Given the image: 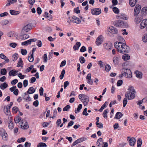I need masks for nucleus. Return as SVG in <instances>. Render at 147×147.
<instances>
[{"label":"nucleus","instance_id":"f257e3e1","mask_svg":"<svg viewBox=\"0 0 147 147\" xmlns=\"http://www.w3.org/2000/svg\"><path fill=\"white\" fill-rule=\"evenodd\" d=\"M114 46L118 52L122 54L128 53L130 50L129 47L123 42H116L115 43ZM130 57V56L127 54L123 55L122 57L124 61L129 59Z\"/></svg>","mask_w":147,"mask_h":147},{"label":"nucleus","instance_id":"f03ea898","mask_svg":"<svg viewBox=\"0 0 147 147\" xmlns=\"http://www.w3.org/2000/svg\"><path fill=\"white\" fill-rule=\"evenodd\" d=\"M78 97L80 100L83 102L84 106H86L88 105L89 100V98L88 96L84 94H80L79 95Z\"/></svg>","mask_w":147,"mask_h":147},{"label":"nucleus","instance_id":"7ed1b4c3","mask_svg":"<svg viewBox=\"0 0 147 147\" xmlns=\"http://www.w3.org/2000/svg\"><path fill=\"white\" fill-rule=\"evenodd\" d=\"M121 72L123 73L124 76L127 78H130L132 76L131 71L130 69L123 68L121 69Z\"/></svg>","mask_w":147,"mask_h":147},{"label":"nucleus","instance_id":"20e7f679","mask_svg":"<svg viewBox=\"0 0 147 147\" xmlns=\"http://www.w3.org/2000/svg\"><path fill=\"white\" fill-rule=\"evenodd\" d=\"M115 26L118 27H123L125 26V24L122 21L118 20L114 22Z\"/></svg>","mask_w":147,"mask_h":147},{"label":"nucleus","instance_id":"39448f33","mask_svg":"<svg viewBox=\"0 0 147 147\" xmlns=\"http://www.w3.org/2000/svg\"><path fill=\"white\" fill-rule=\"evenodd\" d=\"M91 12L92 15L97 16L101 13V10L99 8H94L91 9Z\"/></svg>","mask_w":147,"mask_h":147},{"label":"nucleus","instance_id":"423d86ee","mask_svg":"<svg viewBox=\"0 0 147 147\" xmlns=\"http://www.w3.org/2000/svg\"><path fill=\"white\" fill-rule=\"evenodd\" d=\"M20 123L22 129H27L28 128V125L25 120L22 119Z\"/></svg>","mask_w":147,"mask_h":147},{"label":"nucleus","instance_id":"0eeeda50","mask_svg":"<svg viewBox=\"0 0 147 147\" xmlns=\"http://www.w3.org/2000/svg\"><path fill=\"white\" fill-rule=\"evenodd\" d=\"M125 96L128 100H131L134 98L135 94L134 93L129 91L126 93Z\"/></svg>","mask_w":147,"mask_h":147},{"label":"nucleus","instance_id":"6e6552de","mask_svg":"<svg viewBox=\"0 0 147 147\" xmlns=\"http://www.w3.org/2000/svg\"><path fill=\"white\" fill-rule=\"evenodd\" d=\"M127 140L129 142V145L132 146L135 145L136 141V139L134 137L129 136L127 137Z\"/></svg>","mask_w":147,"mask_h":147},{"label":"nucleus","instance_id":"1a4fd4ad","mask_svg":"<svg viewBox=\"0 0 147 147\" xmlns=\"http://www.w3.org/2000/svg\"><path fill=\"white\" fill-rule=\"evenodd\" d=\"M108 30L110 33L113 34H117L118 33V30L117 28L112 26H110L108 28Z\"/></svg>","mask_w":147,"mask_h":147},{"label":"nucleus","instance_id":"9d476101","mask_svg":"<svg viewBox=\"0 0 147 147\" xmlns=\"http://www.w3.org/2000/svg\"><path fill=\"white\" fill-rule=\"evenodd\" d=\"M31 29V26L30 24H28L24 26L22 30L23 32H27L30 30Z\"/></svg>","mask_w":147,"mask_h":147},{"label":"nucleus","instance_id":"9b49d317","mask_svg":"<svg viewBox=\"0 0 147 147\" xmlns=\"http://www.w3.org/2000/svg\"><path fill=\"white\" fill-rule=\"evenodd\" d=\"M103 42L102 36L101 35L98 36L96 39L95 43L96 45H100Z\"/></svg>","mask_w":147,"mask_h":147},{"label":"nucleus","instance_id":"f8f14e48","mask_svg":"<svg viewBox=\"0 0 147 147\" xmlns=\"http://www.w3.org/2000/svg\"><path fill=\"white\" fill-rule=\"evenodd\" d=\"M7 123L9 128L11 129H12L14 127V124L13 122V119L11 118H10L8 120Z\"/></svg>","mask_w":147,"mask_h":147},{"label":"nucleus","instance_id":"ddd939ff","mask_svg":"<svg viewBox=\"0 0 147 147\" xmlns=\"http://www.w3.org/2000/svg\"><path fill=\"white\" fill-rule=\"evenodd\" d=\"M117 18L118 19L127 20L125 15L123 13H121L116 16Z\"/></svg>","mask_w":147,"mask_h":147},{"label":"nucleus","instance_id":"4468645a","mask_svg":"<svg viewBox=\"0 0 147 147\" xmlns=\"http://www.w3.org/2000/svg\"><path fill=\"white\" fill-rule=\"evenodd\" d=\"M18 72V71L15 69H12L10 71L9 73V76H14L17 75V73Z\"/></svg>","mask_w":147,"mask_h":147},{"label":"nucleus","instance_id":"2eb2a0df","mask_svg":"<svg viewBox=\"0 0 147 147\" xmlns=\"http://www.w3.org/2000/svg\"><path fill=\"white\" fill-rule=\"evenodd\" d=\"M73 23H75L77 24H80L81 23V21L78 18L74 16H73Z\"/></svg>","mask_w":147,"mask_h":147},{"label":"nucleus","instance_id":"dca6fc26","mask_svg":"<svg viewBox=\"0 0 147 147\" xmlns=\"http://www.w3.org/2000/svg\"><path fill=\"white\" fill-rule=\"evenodd\" d=\"M112 46V44L111 42L106 43L105 45H104L105 48L108 50H110Z\"/></svg>","mask_w":147,"mask_h":147},{"label":"nucleus","instance_id":"f3484780","mask_svg":"<svg viewBox=\"0 0 147 147\" xmlns=\"http://www.w3.org/2000/svg\"><path fill=\"white\" fill-rule=\"evenodd\" d=\"M123 115L121 113L118 112L115 115L114 118L116 119H119L121 118Z\"/></svg>","mask_w":147,"mask_h":147},{"label":"nucleus","instance_id":"a211bd4d","mask_svg":"<svg viewBox=\"0 0 147 147\" xmlns=\"http://www.w3.org/2000/svg\"><path fill=\"white\" fill-rule=\"evenodd\" d=\"M81 44L80 42H77L76 43L73 47V49L74 50H78L79 47L81 46Z\"/></svg>","mask_w":147,"mask_h":147},{"label":"nucleus","instance_id":"6ab92c4d","mask_svg":"<svg viewBox=\"0 0 147 147\" xmlns=\"http://www.w3.org/2000/svg\"><path fill=\"white\" fill-rule=\"evenodd\" d=\"M135 74L136 75V76L140 78H142V74L141 72L139 71H136L135 72Z\"/></svg>","mask_w":147,"mask_h":147},{"label":"nucleus","instance_id":"aec40b11","mask_svg":"<svg viewBox=\"0 0 147 147\" xmlns=\"http://www.w3.org/2000/svg\"><path fill=\"white\" fill-rule=\"evenodd\" d=\"M120 58L119 57L115 56L113 58V61L114 63L116 65L118 64L119 63Z\"/></svg>","mask_w":147,"mask_h":147},{"label":"nucleus","instance_id":"412c9836","mask_svg":"<svg viewBox=\"0 0 147 147\" xmlns=\"http://www.w3.org/2000/svg\"><path fill=\"white\" fill-rule=\"evenodd\" d=\"M35 90L33 87H30L27 91L28 94H30L34 93L35 92Z\"/></svg>","mask_w":147,"mask_h":147},{"label":"nucleus","instance_id":"4be33fe9","mask_svg":"<svg viewBox=\"0 0 147 147\" xmlns=\"http://www.w3.org/2000/svg\"><path fill=\"white\" fill-rule=\"evenodd\" d=\"M22 119L20 117L18 116L15 117L14 119V121L15 123H17L20 121L21 122Z\"/></svg>","mask_w":147,"mask_h":147},{"label":"nucleus","instance_id":"5701e85b","mask_svg":"<svg viewBox=\"0 0 147 147\" xmlns=\"http://www.w3.org/2000/svg\"><path fill=\"white\" fill-rule=\"evenodd\" d=\"M19 12L18 11H16L13 10L10 11V14L12 15H17L19 14Z\"/></svg>","mask_w":147,"mask_h":147},{"label":"nucleus","instance_id":"b1692460","mask_svg":"<svg viewBox=\"0 0 147 147\" xmlns=\"http://www.w3.org/2000/svg\"><path fill=\"white\" fill-rule=\"evenodd\" d=\"M137 1V0H129V5L131 6L134 7Z\"/></svg>","mask_w":147,"mask_h":147},{"label":"nucleus","instance_id":"393cba45","mask_svg":"<svg viewBox=\"0 0 147 147\" xmlns=\"http://www.w3.org/2000/svg\"><path fill=\"white\" fill-rule=\"evenodd\" d=\"M108 104L107 102H106L105 103L101 106L100 108L99 109V111L100 112H102V110L107 107Z\"/></svg>","mask_w":147,"mask_h":147},{"label":"nucleus","instance_id":"a878e982","mask_svg":"<svg viewBox=\"0 0 147 147\" xmlns=\"http://www.w3.org/2000/svg\"><path fill=\"white\" fill-rule=\"evenodd\" d=\"M7 86L8 85L6 82H4L1 85L0 87L1 89L4 90L6 88Z\"/></svg>","mask_w":147,"mask_h":147},{"label":"nucleus","instance_id":"bb28decb","mask_svg":"<svg viewBox=\"0 0 147 147\" xmlns=\"http://www.w3.org/2000/svg\"><path fill=\"white\" fill-rule=\"evenodd\" d=\"M9 21L7 20H2L0 22L1 24L2 25L4 26L8 24L9 23Z\"/></svg>","mask_w":147,"mask_h":147},{"label":"nucleus","instance_id":"cd10ccee","mask_svg":"<svg viewBox=\"0 0 147 147\" xmlns=\"http://www.w3.org/2000/svg\"><path fill=\"white\" fill-rule=\"evenodd\" d=\"M4 111L5 113L7 115L10 113V109H9L7 106L4 107Z\"/></svg>","mask_w":147,"mask_h":147},{"label":"nucleus","instance_id":"c85d7f7f","mask_svg":"<svg viewBox=\"0 0 147 147\" xmlns=\"http://www.w3.org/2000/svg\"><path fill=\"white\" fill-rule=\"evenodd\" d=\"M2 137V139L3 140L6 141H7L8 138L7 134V133H5L2 136H1Z\"/></svg>","mask_w":147,"mask_h":147},{"label":"nucleus","instance_id":"c756f323","mask_svg":"<svg viewBox=\"0 0 147 147\" xmlns=\"http://www.w3.org/2000/svg\"><path fill=\"white\" fill-rule=\"evenodd\" d=\"M87 139V138L85 137H82L80 138L79 139L76 140L78 142V143H79L83 141H85Z\"/></svg>","mask_w":147,"mask_h":147},{"label":"nucleus","instance_id":"7c9ffc66","mask_svg":"<svg viewBox=\"0 0 147 147\" xmlns=\"http://www.w3.org/2000/svg\"><path fill=\"white\" fill-rule=\"evenodd\" d=\"M102 141L103 139L102 138H100L97 140L96 144L99 147H100V144H101V143L102 142Z\"/></svg>","mask_w":147,"mask_h":147},{"label":"nucleus","instance_id":"2f4dec72","mask_svg":"<svg viewBox=\"0 0 147 147\" xmlns=\"http://www.w3.org/2000/svg\"><path fill=\"white\" fill-rule=\"evenodd\" d=\"M12 60L15 61H16L18 58V55L17 54L15 53L12 55Z\"/></svg>","mask_w":147,"mask_h":147},{"label":"nucleus","instance_id":"473e14b6","mask_svg":"<svg viewBox=\"0 0 147 147\" xmlns=\"http://www.w3.org/2000/svg\"><path fill=\"white\" fill-rule=\"evenodd\" d=\"M65 73V71L64 69H63L61 71V74L59 76V78L61 80H62L63 78Z\"/></svg>","mask_w":147,"mask_h":147},{"label":"nucleus","instance_id":"72a5a7b5","mask_svg":"<svg viewBox=\"0 0 147 147\" xmlns=\"http://www.w3.org/2000/svg\"><path fill=\"white\" fill-rule=\"evenodd\" d=\"M142 144V139L140 138H139L137 142V147H141Z\"/></svg>","mask_w":147,"mask_h":147},{"label":"nucleus","instance_id":"f704fd0d","mask_svg":"<svg viewBox=\"0 0 147 147\" xmlns=\"http://www.w3.org/2000/svg\"><path fill=\"white\" fill-rule=\"evenodd\" d=\"M99 120H97L96 123V125L99 128H102L103 127V124L101 123H98Z\"/></svg>","mask_w":147,"mask_h":147},{"label":"nucleus","instance_id":"c9c22d12","mask_svg":"<svg viewBox=\"0 0 147 147\" xmlns=\"http://www.w3.org/2000/svg\"><path fill=\"white\" fill-rule=\"evenodd\" d=\"M47 146L46 144L43 142L39 143L37 145V147H47Z\"/></svg>","mask_w":147,"mask_h":147},{"label":"nucleus","instance_id":"e433bc0d","mask_svg":"<svg viewBox=\"0 0 147 147\" xmlns=\"http://www.w3.org/2000/svg\"><path fill=\"white\" fill-rule=\"evenodd\" d=\"M111 69V66L108 64H107L105 65V70L107 72H109Z\"/></svg>","mask_w":147,"mask_h":147},{"label":"nucleus","instance_id":"4c0bfd02","mask_svg":"<svg viewBox=\"0 0 147 147\" xmlns=\"http://www.w3.org/2000/svg\"><path fill=\"white\" fill-rule=\"evenodd\" d=\"M28 60L30 62H32L34 60V58L33 54H31L30 55V56H28Z\"/></svg>","mask_w":147,"mask_h":147},{"label":"nucleus","instance_id":"58836bf2","mask_svg":"<svg viewBox=\"0 0 147 147\" xmlns=\"http://www.w3.org/2000/svg\"><path fill=\"white\" fill-rule=\"evenodd\" d=\"M108 113V109H105L104 110L103 113V116L105 118L107 119V114Z\"/></svg>","mask_w":147,"mask_h":147},{"label":"nucleus","instance_id":"ea45409f","mask_svg":"<svg viewBox=\"0 0 147 147\" xmlns=\"http://www.w3.org/2000/svg\"><path fill=\"white\" fill-rule=\"evenodd\" d=\"M98 64L99 65L100 67H102L105 65V63L101 61H98Z\"/></svg>","mask_w":147,"mask_h":147},{"label":"nucleus","instance_id":"a19ab883","mask_svg":"<svg viewBox=\"0 0 147 147\" xmlns=\"http://www.w3.org/2000/svg\"><path fill=\"white\" fill-rule=\"evenodd\" d=\"M23 99L26 102H28L31 100V98L29 96H24Z\"/></svg>","mask_w":147,"mask_h":147},{"label":"nucleus","instance_id":"79ce46f5","mask_svg":"<svg viewBox=\"0 0 147 147\" xmlns=\"http://www.w3.org/2000/svg\"><path fill=\"white\" fill-rule=\"evenodd\" d=\"M6 131L5 130L2 128H0V135L2 136L5 133H6Z\"/></svg>","mask_w":147,"mask_h":147},{"label":"nucleus","instance_id":"37998d69","mask_svg":"<svg viewBox=\"0 0 147 147\" xmlns=\"http://www.w3.org/2000/svg\"><path fill=\"white\" fill-rule=\"evenodd\" d=\"M67 22L69 24H70L71 22H73V16L68 18L67 19Z\"/></svg>","mask_w":147,"mask_h":147},{"label":"nucleus","instance_id":"c03bdc74","mask_svg":"<svg viewBox=\"0 0 147 147\" xmlns=\"http://www.w3.org/2000/svg\"><path fill=\"white\" fill-rule=\"evenodd\" d=\"M30 41H29V40H28L26 41L23 42L22 43V45H25V46H27L28 45H30Z\"/></svg>","mask_w":147,"mask_h":147},{"label":"nucleus","instance_id":"a18cd8bd","mask_svg":"<svg viewBox=\"0 0 147 147\" xmlns=\"http://www.w3.org/2000/svg\"><path fill=\"white\" fill-rule=\"evenodd\" d=\"M23 63V61L21 58H20L19 59V61L17 65V67H19L21 66V64H22Z\"/></svg>","mask_w":147,"mask_h":147},{"label":"nucleus","instance_id":"49530a36","mask_svg":"<svg viewBox=\"0 0 147 147\" xmlns=\"http://www.w3.org/2000/svg\"><path fill=\"white\" fill-rule=\"evenodd\" d=\"M142 40L144 42H147V34H145L143 36Z\"/></svg>","mask_w":147,"mask_h":147},{"label":"nucleus","instance_id":"de8ad7c7","mask_svg":"<svg viewBox=\"0 0 147 147\" xmlns=\"http://www.w3.org/2000/svg\"><path fill=\"white\" fill-rule=\"evenodd\" d=\"M113 11L115 13L117 14L119 13V11L117 7H114L113 9Z\"/></svg>","mask_w":147,"mask_h":147},{"label":"nucleus","instance_id":"09e8293b","mask_svg":"<svg viewBox=\"0 0 147 147\" xmlns=\"http://www.w3.org/2000/svg\"><path fill=\"white\" fill-rule=\"evenodd\" d=\"M43 62L45 63H47V54H44L43 56Z\"/></svg>","mask_w":147,"mask_h":147},{"label":"nucleus","instance_id":"8fccbe9b","mask_svg":"<svg viewBox=\"0 0 147 147\" xmlns=\"http://www.w3.org/2000/svg\"><path fill=\"white\" fill-rule=\"evenodd\" d=\"M33 67L34 66L32 65L30 66L29 67L27 68L26 70V73H28L30 72L33 68Z\"/></svg>","mask_w":147,"mask_h":147},{"label":"nucleus","instance_id":"3c124183","mask_svg":"<svg viewBox=\"0 0 147 147\" xmlns=\"http://www.w3.org/2000/svg\"><path fill=\"white\" fill-rule=\"evenodd\" d=\"M80 61V62L82 63H83L85 62V60L84 58L82 56H81L79 58Z\"/></svg>","mask_w":147,"mask_h":147},{"label":"nucleus","instance_id":"603ef678","mask_svg":"<svg viewBox=\"0 0 147 147\" xmlns=\"http://www.w3.org/2000/svg\"><path fill=\"white\" fill-rule=\"evenodd\" d=\"M7 74V71L5 69H2L1 70V74L2 75H6Z\"/></svg>","mask_w":147,"mask_h":147},{"label":"nucleus","instance_id":"864d4df0","mask_svg":"<svg viewBox=\"0 0 147 147\" xmlns=\"http://www.w3.org/2000/svg\"><path fill=\"white\" fill-rule=\"evenodd\" d=\"M74 11L77 14H78L80 13V11L79 10V7H78L74 9Z\"/></svg>","mask_w":147,"mask_h":147},{"label":"nucleus","instance_id":"5fc2aeb1","mask_svg":"<svg viewBox=\"0 0 147 147\" xmlns=\"http://www.w3.org/2000/svg\"><path fill=\"white\" fill-rule=\"evenodd\" d=\"M142 12L143 14L147 13V7H143L142 9Z\"/></svg>","mask_w":147,"mask_h":147},{"label":"nucleus","instance_id":"6e6d98bb","mask_svg":"<svg viewBox=\"0 0 147 147\" xmlns=\"http://www.w3.org/2000/svg\"><path fill=\"white\" fill-rule=\"evenodd\" d=\"M26 140L25 138H19L17 142L19 143H21L22 142H24Z\"/></svg>","mask_w":147,"mask_h":147},{"label":"nucleus","instance_id":"4d7b16f0","mask_svg":"<svg viewBox=\"0 0 147 147\" xmlns=\"http://www.w3.org/2000/svg\"><path fill=\"white\" fill-rule=\"evenodd\" d=\"M21 51L22 54L23 55H26L27 53V51L26 49H22Z\"/></svg>","mask_w":147,"mask_h":147},{"label":"nucleus","instance_id":"13d9d810","mask_svg":"<svg viewBox=\"0 0 147 147\" xmlns=\"http://www.w3.org/2000/svg\"><path fill=\"white\" fill-rule=\"evenodd\" d=\"M123 84V81L121 80H119L117 83V85L118 86H120Z\"/></svg>","mask_w":147,"mask_h":147},{"label":"nucleus","instance_id":"bf43d9fd","mask_svg":"<svg viewBox=\"0 0 147 147\" xmlns=\"http://www.w3.org/2000/svg\"><path fill=\"white\" fill-rule=\"evenodd\" d=\"M70 106L67 105L63 108V111H67L70 108Z\"/></svg>","mask_w":147,"mask_h":147},{"label":"nucleus","instance_id":"052dcab7","mask_svg":"<svg viewBox=\"0 0 147 147\" xmlns=\"http://www.w3.org/2000/svg\"><path fill=\"white\" fill-rule=\"evenodd\" d=\"M36 45L38 47H41L42 46V43L41 41L40 40H38L36 42Z\"/></svg>","mask_w":147,"mask_h":147},{"label":"nucleus","instance_id":"680f3d73","mask_svg":"<svg viewBox=\"0 0 147 147\" xmlns=\"http://www.w3.org/2000/svg\"><path fill=\"white\" fill-rule=\"evenodd\" d=\"M18 76L21 79H23L25 77V76L23 75L21 73H19L18 74Z\"/></svg>","mask_w":147,"mask_h":147},{"label":"nucleus","instance_id":"e2e57ef3","mask_svg":"<svg viewBox=\"0 0 147 147\" xmlns=\"http://www.w3.org/2000/svg\"><path fill=\"white\" fill-rule=\"evenodd\" d=\"M144 24V25L146 26L147 25V19H145L142 20L141 22V25Z\"/></svg>","mask_w":147,"mask_h":147},{"label":"nucleus","instance_id":"0e129e2a","mask_svg":"<svg viewBox=\"0 0 147 147\" xmlns=\"http://www.w3.org/2000/svg\"><path fill=\"white\" fill-rule=\"evenodd\" d=\"M86 47L83 46L81 48L80 51L81 52H83L86 51Z\"/></svg>","mask_w":147,"mask_h":147},{"label":"nucleus","instance_id":"69168bd1","mask_svg":"<svg viewBox=\"0 0 147 147\" xmlns=\"http://www.w3.org/2000/svg\"><path fill=\"white\" fill-rule=\"evenodd\" d=\"M140 11L135 9L134 12V15L135 16H136L139 13Z\"/></svg>","mask_w":147,"mask_h":147},{"label":"nucleus","instance_id":"338daca9","mask_svg":"<svg viewBox=\"0 0 147 147\" xmlns=\"http://www.w3.org/2000/svg\"><path fill=\"white\" fill-rule=\"evenodd\" d=\"M36 11L37 12L39 15L41 14L42 11L41 8L40 7H38L37 8Z\"/></svg>","mask_w":147,"mask_h":147},{"label":"nucleus","instance_id":"774afa93","mask_svg":"<svg viewBox=\"0 0 147 147\" xmlns=\"http://www.w3.org/2000/svg\"><path fill=\"white\" fill-rule=\"evenodd\" d=\"M39 104V102L38 100L35 101L33 103V105L35 107H37Z\"/></svg>","mask_w":147,"mask_h":147}]
</instances>
